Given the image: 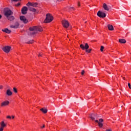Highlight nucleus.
Instances as JSON below:
<instances>
[{"label":"nucleus","mask_w":131,"mask_h":131,"mask_svg":"<svg viewBox=\"0 0 131 131\" xmlns=\"http://www.w3.org/2000/svg\"><path fill=\"white\" fill-rule=\"evenodd\" d=\"M38 56V57H41V56H42V54L41 53H39Z\"/></svg>","instance_id":"nucleus-31"},{"label":"nucleus","mask_w":131,"mask_h":131,"mask_svg":"<svg viewBox=\"0 0 131 131\" xmlns=\"http://www.w3.org/2000/svg\"><path fill=\"white\" fill-rule=\"evenodd\" d=\"M104 50V46H102L100 48V51L101 52H103V50Z\"/></svg>","instance_id":"nucleus-26"},{"label":"nucleus","mask_w":131,"mask_h":131,"mask_svg":"<svg viewBox=\"0 0 131 131\" xmlns=\"http://www.w3.org/2000/svg\"><path fill=\"white\" fill-rule=\"evenodd\" d=\"M33 7L35 8L38 7V3H33Z\"/></svg>","instance_id":"nucleus-23"},{"label":"nucleus","mask_w":131,"mask_h":131,"mask_svg":"<svg viewBox=\"0 0 131 131\" xmlns=\"http://www.w3.org/2000/svg\"><path fill=\"white\" fill-rule=\"evenodd\" d=\"M12 119H14V118H15V117H14V116H12Z\"/></svg>","instance_id":"nucleus-39"},{"label":"nucleus","mask_w":131,"mask_h":131,"mask_svg":"<svg viewBox=\"0 0 131 131\" xmlns=\"http://www.w3.org/2000/svg\"><path fill=\"white\" fill-rule=\"evenodd\" d=\"M7 118H9L10 119H11V116H8L7 117Z\"/></svg>","instance_id":"nucleus-33"},{"label":"nucleus","mask_w":131,"mask_h":131,"mask_svg":"<svg viewBox=\"0 0 131 131\" xmlns=\"http://www.w3.org/2000/svg\"><path fill=\"white\" fill-rule=\"evenodd\" d=\"M108 30H114V28L113 27V26L111 25H108L107 26Z\"/></svg>","instance_id":"nucleus-19"},{"label":"nucleus","mask_w":131,"mask_h":131,"mask_svg":"<svg viewBox=\"0 0 131 131\" xmlns=\"http://www.w3.org/2000/svg\"><path fill=\"white\" fill-rule=\"evenodd\" d=\"M0 19H2V15H0Z\"/></svg>","instance_id":"nucleus-41"},{"label":"nucleus","mask_w":131,"mask_h":131,"mask_svg":"<svg viewBox=\"0 0 131 131\" xmlns=\"http://www.w3.org/2000/svg\"><path fill=\"white\" fill-rule=\"evenodd\" d=\"M70 10H74V8L73 7H70Z\"/></svg>","instance_id":"nucleus-34"},{"label":"nucleus","mask_w":131,"mask_h":131,"mask_svg":"<svg viewBox=\"0 0 131 131\" xmlns=\"http://www.w3.org/2000/svg\"><path fill=\"white\" fill-rule=\"evenodd\" d=\"M6 95H7V96H12L13 93L11 92V90L8 89L6 91Z\"/></svg>","instance_id":"nucleus-17"},{"label":"nucleus","mask_w":131,"mask_h":131,"mask_svg":"<svg viewBox=\"0 0 131 131\" xmlns=\"http://www.w3.org/2000/svg\"><path fill=\"white\" fill-rule=\"evenodd\" d=\"M40 111H41L43 113H48V109L45 108H42L40 110Z\"/></svg>","instance_id":"nucleus-20"},{"label":"nucleus","mask_w":131,"mask_h":131,"mask_svg":"<svg viewBox=\"0 0 131 131\" xmlns=\"http://www.w3.org/2000/svg\"><path fill=\"white\" fill-rule=\"evenodd\" d=\"M20 21H22V22H23L25 24H26L27 23V22H28V20H27V19H26V17H25V16H20Z\"/></svg>","instance_id":"nucleus-13"},{"label":"nucleus","mask_w":131,"mask_h":131,"mask_svg":"<svg viewBox=\"0 0 131 131\" xmlns=\"http://www.w3.org/2000/svg\"><path fill=\"white\" fill-rule=\"evenodd\" d=\"M10 28H15V29H16V26L14 25H11V26H10Z\"/></svg>","instance_id":"nucleus-27"},{"label":"nucleus","mask_w":131,"mask_h":131,"mask_svg":"<svg viewBox=\"0 0 131 131\" xmlns=\"http://www.w3.org/2000/svg\"><path fill=\"white\" fill-rule=\"evenodd\" d=\"M27 7H28L27 8L29 11H30L31 12H33V3L31 2H28L27 4Z\"/></svg>","instance_id":"nucleus-5"},{"label":"nucleus","mask_w":131,"mask_h":131,"mask_svg":"<svg viewBox=\"0 0 131 131\" xmlns=\"http://www.w3.org/2000/svg\"><path fill=\"white\" fill-rule=\"evenodd\" d=\"M28 34H29V35H31V36H32V35H33V28H29Z\"/></svg>","instance_id":"nucleus-14"},{"label":"nucleus","mask_w":131,"mask_h":131,"mask_svg":"<svg viewBox=\"0 0 131 131\" xmlns=\"http://www.w3.org/2000/svg\"><path fill=\"white\" fill-rule=\"evenodd\" d=\"M32 40H30L29 42H28V43H32Z\"/></svg>","instance_id":"nucleus-30"},{"label":"nucleus","mask_w":131,"mask_h":131,"mask_svg":"<svg viewBox=\"0 0 131 131\" xmlns=\"http://www.w3.org/2000/svg\"><path fill=\"white\" fill-rule=\"evenodd\" d=\"M46 125H43V126L42 127H41L42 128H43L44 127H45Z\"/></svg>","instance_id":"nucleus-35"},{"label":"nucleus","mask_w":131,"mask_h":131,"mask_svg":"<svg viewBox=\"0 0 131 131\" xmlns=\"http://www.w3.org/2000/svg\"><path fill=\"white\" fill-rule=\"evenodd\" d=\"M106 131H112V130L110 129H107Z\"/></svg>","instance_id":"nucleus-40"},{"label":"nucleus","mask_w":131,"mask_h":131,"mask_svg":"<svg viewBox=\"0 0 131 131\" xmlns=\"http://www.w3.org/2000/svg\"><path fill=\"white\" fill-rule=\"evenodd\" d=\"M97 16L99 17V18H105L106 17V13L104 12L99 11L97 12Z\"/></svg>","instance_id":"nucleus-6"},{"label":"nucleus","mask_w":131,"mask_h":131,"mask_svg":"<svg viewBox=\"0 0 131 131\" xmlns=\"http://www.w3.org/2000/svg\"><path fill=\"white\" fill-rule=\"evenodd\" d=\"M1 128H3L4 129V127H6V126H7V124H6L5 123V122L4 121H2L1 122Z\"/></svg>","instance_id":"nucleus-18"},{"label":"nucleus","mask_w":131,"mask_h":131,"mask_svg":"<svg viewBox=\"0 0 131 131\" xmlns=\"http://www.w3.org/2000/svg\"><path fill=\"white\" fill-rule=\"evenodd\" d=\"M2 89H3V86L2 85H0V90H2Z\"/></svg>","instance_id":"nucleus-37"},{"label":"nucleus","mask_w":131,"mask_h":131,"mask_svg":"<svg viewBox=\"0 0 131 131\" xmlns=\"http://www.w3.org/2000/svg\"><path fill=\"white\" fill-rule=\"evenodd\" d=\"M119 42H120V43H125V42H126V40L124 39H119Z\"/></svg>","instance_id":"nucleus-21"},{"label":"nucleus","mask_w":131,"mask_h":131,"mask_svg":"<svg viewBox=\"0 0 131 131\" xmlns=\"http://www.w3.org/2000/svg\"><path fill=\"white\" fill-rule=\"evenodd\" d=\"M54 18L53 16L51 15V14L48 13L46 14V18L44 20V23H50L53 21Z\"/></svg>","instance_id":"nucleus-3"},{"label":"nucleus","mask_w":131,"mask_h":131,"mask_svg":"<svg viewBox=\"0 0 131 131\" xmlns=\"http://www.w3.org/2000/svg\"><path fill=\"white\" fill-rule=\"evenodd\" d=\"M4 15L6 17L7 19L9 21H13L15 19V17L12 16L13 15V11L9 9H6L4 11Z\"/></svg>","instance_id":"nucleus-1"},{"label":"nucleus","mask_w":131,"mask_h":131,"mask_svg":"<svg viewBox=\"0 0 131 131\" xmlns=\"http://www.w3.org/2000/svg\"><path fill=\"white\" fill-rule=\"evenodd\" d=\"M78 6H80V4H79V3H78Z\"/></svg>","instance_id":"nucleus-42"},{"label":"nucleus","mask_w":131,"mask_h":131,"mask_svg":"<svg viewBox=\"0 0 131 131\" xmlns=\"http://www.w3.org/2000/svg\"><path fill=\"white\" fill-rule=\"evenodd\" d=\"M128 86L129 89H131V87H130V83H128Z\"/></svg>","instance_id":"nucleus-29"},{"label":"nucleus","mask_w":131,"mask_h":131,"mask_svg":"<svg viewBox=\"0 0 131 131\" xmlns=\"http://www.w3.org/2000/svg\"><path fill=\"white\" fill-rule=\"evenodd\" d=\"M14 26H15L16 28H18L19 27V23H15Z\"/></svg>","instance_id":"nucleus-24"},{"label":"nucleus","mask_w":131,"mask_h":131,"mask_svg":"<svg viewBox=\"0 0 131 131\" xmlns=\"http://www.w3.org/2000/svg\"><path fill=\"white\" fill-rule=\"evenodd\" d=\"M20 3H17V4L16 5V6H20Z\"/></svg>","instance_id":"nucleus-36"},{"label":"nucleus","mask_w":131,"mask_h":131,"mask_svg":"<svg viewBox=\"0 0 131 131\" xmlns=\"http://www.w3.org/2000/svg\"><path fill=\"white\" fill-rule=\"evenodd\" d=\"M83 74H84V70H83L81 72V75H83Z\"/></svg>","instance_id":"nucleus-28"},{"label":"nucleus","mask_w":131,"mask_h":131,"mask_svg":"<svg viewBox=\"0 0 131 131\" xmlns=\"http://www.w3.org/2000/svg\"><path fill=\"white\" fill-rule=\"evenodd\" d=\"M42 28L40 26H35L33 27V35L37 34L39 32L42 31Z\"/></svg>","instance_id":"nucleus-4"},{"label":"nucleus","mask_w":131,"mask_h":131,"mask_svg":"<svg viewBox=\"0 0 131 131\" xmlns=\"http://www.w3.org/2000/svg\"><path fill=\"white\" fill-rule=\"evenodd\" d=\"M38 10L35 9V8H33V13L35 15L38 14Z\"/></svg>","instance_id":"nucleus-22"},{"label":"nucleus","mask_w":131,"mask_h":131,"mask_svg":"<svg viewBox=\"0 0 131 131\" xmlns=\"http://www.w3.org/2000/svg\"><path fill=\"white\" fill-rule=\"evenodd\" d=\"M9 101H4L1 103V107H4V106H7L9 105Z\"/></svg>","instance_id":"nucleus-16"},{"label":"nucleus","mask_w":131,"mask_h":131,"mask_svg":"<svg viewBox=\"0 0 131 131\" xmlns=\"http://www.w3.org/2000/svg\"><path fill=\"white\" fill-rule=\"evenodd\" d=\"M13 2H18L19 0H12Z\"/></svg>","instance_id":"nucleus-38"},{"label":"nucleus","mask_w":131,"mask_h":131,"mask_svg":"<svg viewBox=\"0 0 131 131\" xmlns=\"http://www.w3.org/2000/svg\"><path fill=\"white\" fill-rule=\"evenodd\" d=\"M27 11H28V8H27V7H23L21 9V14H23V15H26V14H27Z\"/></svg>","instance_id":"nucleus-12"},{"label":"nucleus","mask_w":131,"mask_h":131,"mask_svg":"<svg viewBox=\"0 0 131 131\" xmlns=\"http://www.w3.org/2000/svg\"><path fill=\"white\" fill-rule=\"evenodd\" d=\"M13 92L15 93V94H17V93H18V91H17V89H16V88H13Z\"/></svg>","instance_id":"nucleus-25"},{"label":"nucleus","mask_w":131,"mask_h":131,"mask_svg":"<svg viewBox=\"0 0 131 131\" xmlns=\"http://www.w3.org/2000/svg\"><path fill=\"white\" fill-rule=\"evenodd\" d=\"M102 7L105 11H109V10H111V6L107 5L106 3L103 4Z\"/></svg>","instance_id":"nucleus-11"},{"label":"nucleus","mask_w":131,"mask_h":131,"mask_svg":"<svg viewBox=\"0 0 131 131\" xmlns=\"http://www.w3.org/2000/svg\"><path fill=\"white\" fill-rule=\"evenodd\" d=\"M3 51L5 52V53H9L10 50H11V47L10 46H5L2 49Z\"/></svg>","instance_id":"nucleus-10"},{"label":"nucleus","mask_w":131,"mask_h":131,"mask_svg":"<svg viewBox=\"0 0 131 131\" xmlns=\"http://www.w3.org/2000/svg\"><path fill=\"white\" fill-rule=\"evenodd\" d=\"M89 117L92 119V120H95L96 118H98L99 117V116L96 114L92 113L89 115Z\"/></svg>","instance_id":"nucleus-9"},{"label":"nucleus","mask_w":131,"mask_h":131,"mask_svg":"<svg viewBox=\"0 0 131 131\" xmlns=\"http://www.w3.org/2000/svg\"><path fill=\"white\" fill-rule=\"evenodd\" d=\"M95 122L98 124L99 127H102L103 126V122H104V120H103V119H99V120H95Z\"/></svg>","instance_id":"nucleus-8"},{"label":"nucleus","mask_w":131,"mask_h":131,"mask_svg":"<svg viewBox=\"0 0 131 131\" xmlns=\"http://www.w3.org/2000/svg\"><path fill=\"white\" fill-rule=\"evenodd\" d=\"M62 24L64 28H68L69 27V22L66 20V19L62 20Z\"/></svg>","instance_id":"nucleus-7"},{"label":"nucleus","mask_w":131,"mask_h":131,"mask_svg":"<svg viewBox=\"0 0 131 131\" xmlns=\"http://www.w3.org/2000/svg\"><path fill=\"white\" fill-rule=\"evenodd\" d=\"M2 31L3 32H6V33L10 34L12 32V31L9 30L8 28H6L4 29H2Z\"/></svg>","instance_id":"nucleus-15"},{"label":"nucleus","mask_w":131,"mask_h":131,"mask_svg":"<svg viewBox=\"0 0 131 131\" xmlns=\"http://www.w3.org/2000/svg\"><path fill=\"white\" fill-rule=\"evenodd\" d=\"M0 131H4V128L0 127Z\"/></svg>","instance_id":"nucleus-32"},{"label":"nucleus","mask_w":131,"mask_h":131,"mask_svg":"<svg viewBox=\"0 0 131 131\" xmlns=\"http://www.w3.org/2000/svg\"><path fill=\"white\" fill-rule=\"evenodd\" d=\"M80 48H81L82 50H86L85 52L86 53H91V52H92V49H89L90 46H89V44H88V43H85V46L84 45H83V44H81L80 45Z\"/></svg>","instance_id":"nucleus-2"}]
</instances>
